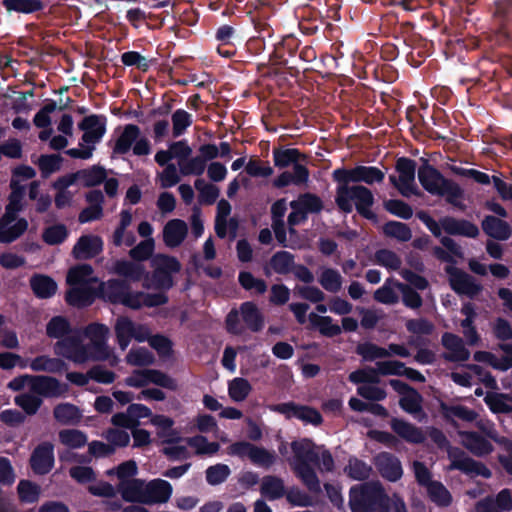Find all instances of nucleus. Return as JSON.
I'll list each match as a JSON object with an SVG mask.
<instances>
[{
  "instance_id": "nucleus-1",
  "label": "nucleus",
  "mask_w": 512,
  "mask_h": 512,
  "mask_svg": "<svg viewBox=\"0 0 512 512\" xmlns=\"http://www.w3.org/2000/svg\"><path fill=\"white\" fill-rule=\"evenodd\" d=\"M72 326L63 316H54L46 324V335L57 339L53 350L55 355L65 358L75 364H84L88 361L109 360L111 364L118 362V357L108 345L109 328L104 324L93 323L88 325L83 335L88 343L76 336H70Z\"/></svg>"
},
{
  "instance_id": "nucleus-2",
  "label": "nucleus",
  "mask_w": 512,
  "mask_h": 512,
  "mask_svg": "<svg viewBox=\"0 0 512 512\" xmlns=\"http://www.w3.org/2000/svg\"><path fill=\"white\" fill-rule=\"evenodd\" d=\"M100 296L106 301L123 304L131 309H139L142 306H158L167 301L166 296L162 293L150 295L133 292L125 281L114 279L100 284Z\"/></svg>"
},
{
  "instance_id": "nucleus-3",
  "label": "nucleus",
  "mask_w": 512,
  "mask_h": 512,
  "mask_svg": "<svg viewBox=\"0 0 512 512\" xmlns=\"http://www.w3.org/2000/svg\"><path fill=\"white\" fill-rule=\"evenodd\" d=\"M70 286L66 293V301L75 307H84L94 301L93 284L97 282L93 269L88 264L76 265L69 269L66 278Z\"/></svg>"
},
{
  "instance_id": "nucleus-4",
  "label": "nucleus",
  "mask_w": 512,
  "mask_h": 512,
  "mask_svg": "<svg viewBox=\"0 0 512 512\" xmlns=\"http://www.w3.org/2000/svg\"><path fill=\"white\" fill-rule=\"evenodd\" d=\"M291 448L294 456L289 459V462L294 472L311 491H320L319 480L310 466V463L315 462L318 458L317 447L311 440L304 438L293 441Z\"/></svg>"
},
{
  "instance_id": "nucleus-5",
  "label": "nucleus",
  "mask_w": 512,
  "mask_h": 512,
  "mask_svg": "<svg viewBox=\"0 0 512 512\" xmlns=\"http://www.w3.org/2000/svg\"><path fill=\"white\" fill-rule=\"evenodd\" d=\"M8 388L13 391L30 390L39 396L57 398L67 394L69 387L58 379L44 375H21L8 383Z\"/></svg>"
},
{
  "instance_id": "nucleus-6",
  "label": "nucleus",
  "mask_w": 512,
  "mask_h": 512,
  "mask_svg": "<svg viewBox=\"0 0 512 512\" xmlns=\"http://www.w3.org/2000/svg\"><path fill=\"white\" fill-rule=\"evenodd\" d=\"M430 438L439 447H445L447 449L448 458L451 461L449 469H459L465 473L473 475H481L485 478L490 477V470L483 464L469 458L462 450L456 447H452L448 444V441L444 434L433 429L430 432Z\"/></svg>"
},
{
  "instance_id": "nucleus-7",
  "label": "nucleus",
  "mask_w": 512,
  "mask_h": 512,
  "mask_svg": "<svg viewBox=\"0 0 512 512\" xmlns=\"http://www.w3.org/2000/svg\"><path fill=\"white\" fill-rule=\"evenodd\" d=\"M336 203L344 212H351L355 206L358 212L366 218H372L369 210L373 204V195L364 186L341 185L337 189Z\"/></svg>"
},
{
  "instance_id": "nucleus-8",
  "label": "nucleus",
  "mask_w": 512,
  "mask_h": 512,
  "mask_svg": "<svg viewBox=\"0 0 512 512\" xmlns=\"http://www.w3.org/2000/svg\"><path fill=\"white\" fill-rule=\"evenodd\" d=\"M79 128L84 132L82 142L78 148L68 150L67 154L74 158L89 159L92 156L95 144L105 134V121L101 117L91 115L83 119Z\"/></svg>"
},
{
  "instance_id": "nucleus-9",
  "label": "nucleus",
  "mask_w": 512,
  "mask_h": 512,
  "mask_svg": "<svg viewBox=\"0 0 512 512\" xmlns=\"http://www.w3.org/2000/svg\"><path fill=\"white\" fill-rule=\"evenodd\" d=\"M418 178L423 188L431 194L443 196L454 203L461 195L459 187L446 180L436 169L425 164L418 170Z\"/></svg>"
},
{
  "instance_id": "nucleus-10",
  "label": "nucleus",
  "mask_w": 512,
  "mask_h": 512,
  "mask_svg": "<svg viewBox=\"0 0 512 512\" xmlns=\"http://www.w3.org/2000/svg\"><path fill=\"white\" fill-rule=\"evenodd\" d=\"M385 497L379 482L354 486L350 490L349 504L352 512H373L376 503Z\"/></svg>"
},
{
  "instance_id": "nucleus-11",
  "label": "nucleus",
  "mask_w": 512,
  "mask_h": 512,
  "mask_svg": "<svg viewBox=\"0 0 512 512\" xmlns=\"http://www.w3.org/2000/svg\"><path fill=\"white\" fill-rule=\"evenodd\" d=\"M242 320L246 327L252 331L262 329L264 321L258 308L251 302H245L240 306V310H232L226 319L227 329L234 334H242L244 326L240 323Z\"/></svg>"
},
{
  "instance_id": "nucleus-12",
  "label": "nucleus",
  "mask_w": 512,
  "mask_h": 512,
  "mask_svg": "<svg viewBox=\"0 0 512 512\" xmlns=\"http://www.w3.org/2000/svg\"><path fill=\"white\" fill-rule=\"evenodd\" d=\"M417 216L437 237L441 235L442 229L449 234L463 235L472 238L476 237L479 233L478 228L468 221L445 217L438 223L425 212H420Z\"/></svg>"
},
{
  "instance_id": "nucleus-13",
  "label": "nucleus",
  "mask_w": 512,
  "mask_h": 512,
  "mask_svg": "<svg viewBox=\"0 0 512 512\" xmlns=\"http://www.w3.org/2000/svg\"><path fill=\"white\" fill-rule=\"evenodd\" d=\"M114 331L121 350H126L132 339L138 342H144L150 336L148 326L133 322L126 316H120L116 319Z\"/></svg>"
},
{
  "instance_id": "nucleus-14",
  "label": "nucleus",
  "mask_w": 512,
  "mask_h": 512,
  "mask_svg": "<svg viewBox=\"0 0 512 512\" xmlns=\"http://www.w3.org/2000/svg\"><path fill=\"white\" fill-rule=\"evenodd\" d=\"M154 267V275L152 283L148 279L145 280L144 286L147 288H170L172 286L171 274L177 273L181 265L175 257L158 254L152 259Z\"/></svg>"
},
{
  "instance_id": "nucleus-15",
  "label": "nucleus",
  "mask_w": 512,
  "mask_h": 512,
  "mask_svg": "<svg viewBox=\"0 0 512 512\" xmlns=\"http://www.w3.org/2000/svg\"><path fill=\"white\" fill-rule=\"evenodd\" d=\"M398 177L390 176L391 182L403 196H410L416 192L415 163L406 158H401L396 165Z\"/></svg>"
},
{
  "instance_id": "nucleus-16",
  "label": "nucleus",
  "mask_w": 512,
  "mask_h": 512,
  "mask_svg": "<svg viewBox=\"0 0 512 512\" xmlns=\"http://www.w3.org/2000/svg\"><path fill=\"white\" fill-rule=\"evenodd\" d=\"M151 383L169 389H175L176 387L173 379L164 373L153 369L135 370L125 379V384L127 386L135 388H142Z\"/></svg>"
},
{
  "instance_id": "nucleus-17",
  "label": "nucleus",
  "mask_w": 512,
  "mask_h": 512,
  "mask_svg": "<svg viewBox=\"0 0 512 512\" xmlns=\"http://www.w3.org/2000/svg\"><path fill=\"white\" fill-rule=\"evenodd\" d=\"M290 207L292 212L288 216V223L290 232H293V226L304 222L309 212L319 211L321 203L317 197L311 194H305L300 196L297 200L292 201Z\"/></svg>"
},
{
  "instance_id": "nucleus-18",
  "label": "nucleus",
  "mask_w": 512,
  "mask_h": 512,
  "mask_svg": "<svg viewBox=\"0 0 512 512\" xmlns=\"http://www.w3.org/2000/svg\"><path fill=\"white\" fill-rule=\"evenodd\" d=\"M28 229V221L9 213L0 218V243H11Z\"/></svg>"
},
{
  "instance_id": "nucleus-19",
  "label": "nucleus",
  "mask_w": 512,
  "mask_h": 512,
  "mask_svg": "<svg viewBox=\"0 0 512 512\" xmlns=\"http://www.w3.org/2000/svg\"><path fill=\"white\" fill-rule=\"evenodd\" d=\"M173 493L172 485L163 479H153L144 482L143 504H162L169 501Z\"/></svg>"
},
{
  "instance_id": "nucleus-20",
  "label": "nucleus",
  "mask_w": 512,
  "mask_h": 512,
  "mask_svg": "<svg viewBox=\"0 0 512 512\" xmlns=\"http://www.w3.org/2000/svg\"><path fill=\"white\" fill-rule=\"evenodd\" d=\"M271 410L285 415L287 418L295 417L305 423L319 425L322 417L318 411L307 406H299L292 402L277 404L271 407Z\"/></svg>"
},
{
  "instance_id": "nucleus-21",
  "label": "nucleus",
  "mask_w": 512,
  "mask_h": 512,
  "mask_svg": "<svg viewBox=\"0 0 512 512\" xmlns=\"http://www.w3.org/2000/svg\"><path fill=\"white\" fill-rule=\"evenodd\" d=\"M446 270L449 274L451 287L457 293L473 297L482 290V286L467 273L451 266L447 267Z\"/></svg>"
},
{
  "instance_id": "nucleus-22",
  "label": "nucleus",
  "mask_w": 512,
  "mask_h": 512,
  "mask_svg": "<svg viewBox=\"0 0 512 512\" xmlns=\"http://www.w3.org/2000/svg\"><path fill=\"white\" fill-rule=\"evenodd\" d=\"M103 249V241L96 235L81 236L72 249L75 259H89L96 256Z\"/></svg>"
},
{
  "instance_id": "nucleus-23",
  "label": "nucleus",
  "mask_w": 512,
  "mask_h": 512,
  "mask_svg": "<svg viewBox=\"0 0 512 512\" xmlns=\"http://www.w3.org/2000/svg\"><path fill=\"white\" fill-rule=\"evenodd\" d=\"M375 465L380 474L389 481H397L403 475L400 461L389 453L383 452L377 455Z\"/></svg>"
},
{
  "instance_id": "nucleus-24",
  "label": "nucleus",
  "mask_w": 512,
  "mask_h": 512,
  "mask_svg": "<svg viewBox=\"0 0 512 512\" xmlns=\"http://www.w3.org/2000/svg\"><path fill=\"white\" fill-rule=\"evenodd\" d=\"M132 214L128 210H123L120 213L119 224L112 234V242L115 246H132L136 237L129 227L132 224Z\"/></svg>"
},
{
  "instance_id": "nucleus-25",
  "label": "nucleus",
  "mask_w": 512,
  "mask_h": 512,
  "mask_svg": "<svg viewBox=\"0 0 512 512\" xmlns=\"http://www.w3.org/2000/svg\"><path fill=\"white\" fill-rule=\"evenodd\" d=\"M54 464L53 445L43 443L32 454L31 466L38 474H45L51 470Z\"/></svg>"
},
{
  "instance_id": "nucleus-26",
  "label": "nucleus",
  "mask_w": 512,
  "mask_h": 512,
  "mask_svg": "<svg viewBox=\"0 0 512 512\" xmlns=\"http://www.w3.org/2000/svg\"><path fill=\"white\" fill-rule=\"evenodd\" d=\"M187 224L180 219H173L166 223L163 229V241L167 247H178L186 238Z\"/></svg>"
},
{
  "instance_id": "nucleus-27",
  "label": "nucleus",
  "mask_w": 512,
  "mask_h": 512,
  "mask_svg": "<svg viewBox=\"0 0 512 512\" xmlns=\"http://www.w3.org/2000/svg\"><path fill=\"white\" fill-rule=\"evenodd\" d=\"M461 444L476 456H484L492 452V444L474 432H458Z\"/></svg>"
},
{
  "instance_id": "nucleus-28",
  "label": "nucleus",
  "mask_w": 512,
  "mask_h": 512,
  "mask_svg": "<svg viewBox=\"0 0 512 512\" xmlns=\"http://www.w3.org/2000/svg\"><path fill=\"white\" fill-rule=\"evenodd\" d=\"M29 367L35 372H47L52 374L62 373L67 369L64 360L58 357H50L48 355H40L29 362Z\"/></svg>"
},
{
  "instance_id": "nucleus-29",
  "label": "nucleus",
  "mask_w": 512,
  "mask_h": 512,
  "mask_svg": "<svg viewBox=\"0 0 512 512\" xmlns=\"http://www.w3.org/2000/svg\"><path fill=\"white\" fill-rule=\"evenodd\" d=\"M442 344L447 349L446 358L452 361H466L470 352L465 348L462 339L454 334L445 333L442 337Z\"/></svg>"
},
{
  "instance_id": "nucleus-30",
  "label": "nucleus",
  "mask_w": 512,
  "mask_h": 512,
  "mask_svg": "<svg viewBox=\"0 0 512 512\" xmlns=\"http://www.w3.org/2000/svg\"><path fill=\"white\" fill-rule=\"evenodd\" d=\"M512 509V496L509 490L504 489L497 495L495 501L487 498L476 506V512H504Z\"/></svg>"
},
{
  "instance_id": "nucleus-31",
  "label": "nucleus",
  "mask_w": 512,
  "mask_h": 512,
  "mask_svg": "<svg viewBox=\"0 0 512 512\" xmlns=\"http://www.w3.org/2000/svg\"><path fill=\"white\" fill-rule=\"evenodd\" d=\"M75 182V176L66 175L57 179L53 183V187L57 190L55 195V205L57 208H65L72 202L73 193L69 190Z\"/></svg>"
},
{
  "instance_id": "nucleus-32",
  "label": "nucleus",
  "mask_w": 512,
  "mask_h": 512,
  "mask_svg": "<svg viewBox=\"0 0 512 512\" xmlns=\"http://www.w3.org/2000/svg\"><path fill=\"white\" fill-rule=\"evenodd\" d=\"M308 319L310 326L317 329L322 335L332 337L341 333L342 328L338 324H335L333 319L329 316L311 312L308 315Z\"/></svg>"
},
{
  "instance_id": "nucleus-33",
  "label": "nucleus",
  "mask_w": 512,
  "mask_h": 512,
  "mask_svg": "<svg viewBox=\"0 0 512 512\" xmlns=\"http://www.w3.org/2000/svg\"><path fill=\"white\" fill-rule=\"evenodd\" d=\"M483 230L491 237L498 240H506L511 235L509 225L496 217L488 216L482 223Z\"/></svg>"
},
{
  "instance_id": "nucleus-34",
  "label": "nucleus",
  "mask_w": 512,
  "mask_h": 512,
  "mask_svg": "<svg viewBox=\"0 0 512 512\" xmlns=\"http://www.w3.org/2000/svg\"><path fill=\"white\" fill-rule=\"evenodd\" d=\"M144 482V480L137 478L132 481H125L121 486H119L118 491L125 501L143 504Z\"/></svg>"
},
{
  "instance_id": "nucleus-35",
  "label": "nucleus",
  "mask_w": 512,
  "mask_h": 512,
  "mask_svg": "<svg viewBox=\"0 0 512 512\" xmlns=\"http://www.w3.org/2000/svg\"><path fill=\"white\" fill-rule=\"evenodd\" d=\"M150 422L157 429V435L163 442H171L178 438V432L173 429L174 421L164 415H152Z\"/></svg>"
},
{
  "instance_id": "nucleus-36",
  "label": "nucleus",
  "mask_w": 512,
  "mask_h": 512,
  "mask_svg": "<svg viewBox=\"0 0 512 512\" xmlns=\"http://www.w3.org/2000/svg\"><path fill=\"white\" fill-rule=\"evenodd\" d=\"M185 443L194 451L196 455L201 456L215 455L220 449L219 443L211 442L202 435H196L187 438Z\"/></svg>"
},
{
  "instance_id": "nucleus-37",
  "label": "nucleus",
  "mask_w": 512,
  "mask_h": 512,
  "mask_svg": "<svg viewBox=\"0 0 512 512\" xmlns=\"http://www.w3.org/2000/svg\"><path fill=\"white\" fill-rule=\"evenodd\" d=\"M391 427L396 434L408 442L420 443L424 440L421 430L405 421L395 418L391 421Z\"/></svg>"
},
{
  "instance_id": "nucleus-38",
  "label": "nucleus",
  "mask_w": 512,
  "mask_h": 512,
  "mask_svg": "<svg viewBox=\"0 0 512 512\" xmlns=\"http://www.w3.org/2000/svg\"><path fill=\"white\" fill-rule=\"evenodd\" d=\"M69 236V229L65 224L55 223L45 227L42 231V240L50 246L60 245Z\"/></svg>"
},
{
  "instance_id": "nucleus-39",
  "label": "nucleus",
  "mask_w": 512,
  "mask_h": 512,
  "mask_svg": "<svg viewBox=\"0 0 512 512\" xmlns=\"http://www.w3.org/2000/svg\"><path fill=\"white\" fill-rule=\"evenodd\" d=\"M139 136L140 129L136 125H126L115 143L114 152L119 154L127 153Z\"/></svg>"
},
{
  "instance_id": "nucleus-40",
  "label": "nucleus",
  "mask_w": 512,
  "mask_h": 512,
  "mask_svg": "<svg viewBox=\"0 0 512 512\" xmlns=\"http://www.w3.org/2000/svg\"><path fill=\"white\" fill-rule=\"evenodd\" d=\"M11 193L8 197V203L5 207V213L18 215L24 209L25 187L17 185V182H10Z\"/></svg>"
},
{
  "instance_id": "nucleus-41",
  "label": "nucleus",
  "mask_w": 512,
  "mask_h": 512,
  "mask_svg": "<svg viewBox=\"0 0 512 512\" xmlns=\"http://www.w3.org/2000/svg\"><path fill=\"white\" fill-rule=\"evenodd\" d=\"M30 284L34 293L40 298H49L57 290L56 282L46 275H35L31 278Z\"/></svg>"
},
{
  "instance_id": "nucleus-42",
  "label": "nucleus",
  "mask_w": 512,
  "mask_h": 512,
  "mask_svg": "<svg viewBox=\"0 0 512 512\" xmlns=\"http://www.w3.org/2000/svg\"><path fill=\"white\" fill-rule=\"evenodd\" d=\"M53 414L55 419L61 424H76L82 417L78 407L70 403L58 404L54 408Z\"/></svg>"
},
{
  "instance_id": "nucleus-43",
  "label": "nucleus",
  "mask_w": 512,
  "mask_h": 512,
  "mask_svg": "<svg viewBox=\"0 0 512 512\" xmlns=\"http://www.w3.org/2000/svg\"><path fill=\"white\" fill-rule=\"evenodd\" d=\"M320 285L328 292H338L343 283L341 274L332 268H322L318 276Z\"/></svg>"
},
{
  "instance_id": "nucleus-44",
  "label": "nucleus",
  "mask_w": 512,
  "mask_h": 512,
  "mask_svg": "<svg viewBox=\"0 0 512 512\" xmlns=\"http://www.w3.org/2000/svg\"><path fill=\"white\" fill-rule=\"evenodd\" d=\"M293 267V256L286 251H281L271 258L269 266L266 268V274H270L271 270L278 274H286L290 272Z\"/></svg>"
},
{
  "instance_id": "nucleus-45",
  "label": "nucleus",
  "mask_w": 512,
  "mask_h": 512,
  "mask_svg": "<svg viewBox=\"0 0 512 512\" xmlns=\"http://www.w3.org/2000/svg\"><path fill=\"white\" fill-rule=\"evenodd\" d=\"M252 391L249 381L242 377H236L228 382V395L234 402L244 401Z\"/></svg>"
},
{
  "instance_id": "nucleus-46",
  "label": "nucleus",
  "mask_w": 512,
  "mask_h": 512,
  "mask_svg": "<svg viewBox=\"0 0 512 512\" xmlns=\"http://www.w3.org/2000/svg\"><path fill=\"white\" fill-rule=\"evenodd\" d=\"M271 210L274 218L273 229L275 232V236L280 243L284 244L286 238L284 233L283 217L287 210L285 199H280L277 202H275Z\"/></svg>"
},
{
  "instance_id": "nucleus-47",
  "label": "nucleus",
  "mask_w": 512,
  "mask_h": 512,
  "mask_svg": "<svg viewBox=\"0 0 512 512\" xmlns=\"http://www.w3.org/2000/svg\"><path fill=\"white\" fill-rule=\"evenodd\" d=\"M261 493L269 500L282 497L285 493L282 480L273 476H266L261 481Z\"/></svg>"
},
{
  "instance_id": "nucleus-48",
  "label": "nucleus",
  "mask_w": 512,
  "mask_h": 512,
  "mask_svg": "<svg viewBox=\"0 0 512 512\" xmlns=\"http://www.w3.org/2000/svg\"><path fill=\"white\" fill-rule=\"evenodd\" d=\"M487 436L501 445L503 451L499 455V461L505 470L512 474V443L506 438L498 437L494 430H488Z\"/></svg>"
},
{
  "instance_id": "nucleus-49",
  "label": "nucleus",
  "mask_w": 512,
  "mask_h": 512,
  "mask_svg": "<svg viewBox=\"0 0 512 512\" xmlns=\"http://www.w3.org/2000/svg\"><path fill=\"white\" fill-rule=\"evenodd\" d=\"M70 176H75V182L80 181L85 186H95L106 178V172L103 168L95 166L91 169L81 170Z\"/></svg>"
},
{
  "instance_id": "nucleus-50",
  "label": "nucleus",
  "mask_w": 512,
  "mask_h": 512,
  "mask_svg": "<svg viewBox=\"0 0 512 512\" xmlns=\"http://www.w3.org/2000/svg\"><path fill=\"white\" fill-rule=\"evenodd\" d=\"M384 179V173L376 167L359 166L354 169L352 182H365L373 184L381 182Z\"/></svg>"
},
{
  "instance_id": "nucleus-51",
  "label": "nucleus",
  "mask_w": 512,
  "mask_h": 512,
  "mask_svg": "<svg viewBox=\"0 0 512 512\" xmlns=\"http://www.w3.org/2000/svg\"><path fill=\"white\" fill-rule=\"evenodd\" d=\"M29 198L35 201V210L38 213L46 212L52 203L50 195L40 191V183L38 181H32L30 183Z\"/></svg>"
},
{
  "instance_id": "nucleus-52",
  "label": "nucleus",
  "mask_w": 512,
  "mask_h": 512,
  "mask_svg": "<svg viewBox=\"0 0 512 512\" xmlns=\"http://www.w3.org/2000/svg\"><path fill=\"white\" fill-rule=\"evenodd\" d=\"M61 444L72 449L83 447L87 443V436L84 432L76 429H64L59 432Z\"/></svg>"
},
{
  "instance_id": "nucleus-53",
  "label": "nucleus",
  "mask_w": 512,
  "mask_h": 512,
  "mask_svg": "<svg viewBox=\"0 0 512 512\" xmlns=\"http://www.w3.org/2000/svg\"><path fill=\"white\" fill-rule=\"evenodd\" d=\"M485 402L494 413H506L512 411V398L499 393H488Z\"/></svg>"
},
{
  "instance_id": "nucleus-54",
  "label": "nucleus",
  "mask_w": 512,
  "mask_h": 512,
  "mask_svg": "<svg viewBox=\"0 0 512 512\" xmlns=\"http://www.w3.org/2000/svg\"><path fill=\"white\" fill-rule=\"evenodd\" d=\"M15 403L22 408L27 414H35L42 404V399L36 393L24 392L15 397Z\"/></svg>"
},
{
  "instance_id": "nucleus-55",
  "label": "nucleus",
  "mask_w": 512,
  "mask_h": 512,
  "mask_svg": "<svg viewBox=\"0 0 512 512\" xmlns=\"http://www.w3.org/2000/svg\"><path fill=\"white\" fill-rule=\"evenodd\" d=\"M138 468L133 460H129L121 463L118 467L107 471V475H116L118 479V487L121 486L125 481L134 480V476L137 474Z\"/></svg>"
},
{
  "instance_id": "nucleus-56",
  "label": "nucleus",
  "mask_w": 512,
  "mask_h": 512,
  "mask_svg": "<svg viewBox=\"0 0 512 512\" xmlns=\"http://www.w3.org/2000/svg\"><path fill=\"white\" fill-rule=\"evenodd\" d=\"M429 498L439 506H447L451 502V495L444 485L435 481L426 488Z\"/></svg>"
},
{
  "instance_id": "nucleus-57",
  "label": "nucleus",
  "mask_w": 512,
  "mask_h": 512,
  "mask_svg": "<svg viewBox=\"0 0 512 512\" xmlns=\"http://www.w3.org/2000/svg\"><path fill=\"white\" fill-rule=\"evenodd\" d=\"M230 473L231 470L228 465L218 463L206 469V481L213 486L219 485L229 477Z\"/></svg>"
},
{
  "instance_id": "nucleus-58",
  "label": "nucleus",
  "mask_w": 512,
  "mask_h": 512,
  "mask_svg": "<svg viewBox=\"0 0 512 512\" xmlns=\"http://www.w3.org/2000/svg\"><path fill=\"white\" fill-rule=\"evenodd\" d=\"M384 233L389 236L397 239L398 241L405 242L411 239L412 233L409 227L397 221L388 222L383 227Z\"/></svg>"
},
{
  "instance_id": "nucleus-59",
  "label": "nucleus",
  "mask_w": 512,
  "mask_h": 512,
  "mask_svg": "<svg viewBox=\"0 0 512 512\" xmlns=\"http://www.w3.org/2000/svg\"><path fill=\"white\" fill-rule=\"evenodd\" d=\"M371 467L357 458H351L345 467V472L354 480H364L369 477Z\"/></svg>"
},
{
  "instance_id": "nucleus-60",
  "label": "nucleus",
  "mask_w": 512,
  "mask_h": 512,
  "mask_svg": "<svg viewBox=\"0 0 512 512\" xmlns=\"http://www.w3.org/2000/svg\"><path fill=\"white\" fill-rule=\"evenodd\" d=\"M182 442V438L178 435V438H174L171 442H166L168 445L163 449V453L173 460L188 458L190 453Z\"/></svg>"
},
{
  "instance_id": "nucleus-61",
  "label": "nucleus",
  "mask_w": 512,
  "mask_h": 512,
  "mask_svg": "<svg viewBox=\"0 0 512 512\" xmlns=\"http://www.w3.org/2000/svg\"><path fill=\"white\" fill-rule=\"evenodd\" d=\"M445 416L451 420L459 419L465 422H473L477 418V414L462 406V405H452L443 407Z\"/></svg>"
},
{
  "instance_id": "nucleus-62",
  "label": "nucleus",
  "mask_w": 512,
  "mask_h": 512,
  "mask_svg": "<svg viewBox=\"0 0 512 512\" xmlns=\"http://www.w3.org/2000/svg\"><path fill=\"white\" fill-rule=\"evenodd\" d=\"M375 263L388 270H397L401 266V259L393 251L382 249L375 253Z\"/></svg>"
},
{
  "instance_id": "nucleus-63",
  "label": "nucleus",
  "mask_w": 512,
  "mask_h": 512,
  "mask_svg": "<svg viewBox=\"0 0 512 512\" xmlns=\"http://www.w3.org/2000/svg\"><path fill=\"white\" fill-rule=\"evenodd\" d=\"M125 360L132 366H147L154 362V357L145 348H134L128 352Z\"/></svg>"
},
{
  "instance_id": "nucleus-64",
  "label": "nucleus",
  "mask_w": 512,
  "mask_h": 512,
  "mask_svg": "<svg viewBox=\"0 0 512 512\" xmlns=\"http://www.w3.org/2000/svg\"><path fill=\"white\" fill-rule=\"evenodd\" d=\"M192 124V115L179 109L172 114L173 136L179 137Z\"/></svg>"
}]
</instances>
